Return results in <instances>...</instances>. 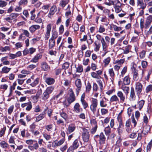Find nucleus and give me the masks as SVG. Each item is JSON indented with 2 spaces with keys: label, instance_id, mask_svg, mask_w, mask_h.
I'll use <instances>...</instances> for the list:
<instances>
[{
  "label": "nucleus",
  "instance_id": "obj_41",
  "mask_svg": "<svg viewBox=\"0 0 152 152\" xmlns=\"http://www.w3.org/2000/svg\"><path fill=\"white\" fill-rule=\"evenodd\" d=\"M91 88V86L89 81H88L87 85L86 86V92L89 93Z\"/></svg>",
  "mask_w": 152,
  "mask_h": 152
},
{
  "label": "nucleus",
  "instance_id": "obj_57",
  "mask_svg": "<svg viewBox=\"0 0 152 152\" xmlns=\"http://www.w3.org/2000/svg\"><path fill=\"white\" fill-rule=\"evenodd\" d=\"M21 55V53L20 51H18L16 54H11L10 56V57H17L20 56Z\"/></svg>",
  "mask_w": 152,
  "mask_h": 152
},
{
  "label": "nucleus",
  "instance_id": "obj_62",
  "mask_svg": "<svg viewBox=\"0 0 152 152\" xmlns=\"http://www.w3.org/2000/svg\"><path fill=\"white\" fill-rule=\"evenodd\" d=\"M113 28L115 31H119L122 29V28L121 27H118L115 25H113Z\"/></svg>",
  "mask_w": 152,
  "mask_h": 152
},
{
  "label": "nucleus",
  "instance_id": "obj_14",
  "mask_svg": "<svg viewBox=\"0 0 152 152\" xmlns=\"http://www.w3.org/2000/svg\"><path fill=\"white\" fill-rule=\"evenodd\" d=\"M118 97L120 98V102L123 103L125 101V95L121 91H118L117 93Z\"/></svg>",
  "mask_w": 152,
  "mask_h": 152
},
{
  "label": "nucleus",
  "instance_id": "obj_50",
  "mask_svg": "<svg viewBox=\"0 0 152 152\" xmlns=\"http://www.w3.org/2000/svg\"><path fill=\"white\" fill-rule=\"evenodd\" d=\"M91 123L92 126H98L97 123L95 119H93L91 120Z\"/></svg>",
  "mask_w": 152,
  "mask_h": 152
},
{
  "label": "nucleus",
  "instance_id": "obj_53",
  "mask_svg": "<svg viewBox=\"0 0 152 152\" xmlns=\"http://www.w3.org/2000/svg\"><path fill=\"white\" fill-rule=\"evenodd\" d=\"M99 89V88L97 84L95 83H94L93 86V90L94 91H97Z\"/></svg>",
  "mask_w": 152,
  "mask_h": 152
},
{
  "label": "nucleus",
  "instance_id": "obj_1",
  "mask_svg": "<svg viewBox=\"0 0 152 152\" xmlns=\"http://www.w3.org/2000/svg\"><path fill=\"white\" fill-rule=\"evenodd\" d=\"M54 87L51 86L48 87L45 91L43 94L42 99L44 101H46L50 97V94L53 91Z\"/></svg>",
  "mask_w": 152,
  "mask_h": 152
},
{
  "label": "nucleus",
  "instance_id": "obj_22",
  "mask_svg": "<svg viewBox=\"0 0 152 152\" xmlns=\"http://www.w3.org/2000/svg\"><path fill=\"white\" fill-rule=\"evenodd\" d=\"M40 26L37 25H33L29 28V30L31 33H33L36 30L39 29Z\"/></svg>",
  "mask_w": 152,
  "mask_h": 152
},
{
  "label": "nucleus",
  "instance_id": "obj_20",
  "mask_svg": "<svg viewBox=\"0 0 152 152\" xmlns=\"http://www.w3.org/2000/svg\"><path fill=\"white\" fill-rule=\"evenodd\" d=\"M110 102H114L115 104H116L119 102V100L118 96L115 95L112 96L110 98Z\"/></svg>",
  "mask_w": 152,
  "mask_h": 152
},
{
  "label": "nucleus",
  "instance_id": "obj_46",
  "mask_svg": "<svg viewBox=\"0 0 152 152\" xmlns=\"http://www.w3.org/2000/svg\"><path fill=\"white\" fill-rule=\"evenodd\" d=\"M143 122L146 124H148L149 122L148 119L146 114H145L143 117Z\"/></svg>",
  "mask_w": 152,
  "mask_h": 152
},
{
  "label": "nucleus",
  "instance_id": "obj_9",
  "mask_svg": "<svg viewBox=\"0 0 152 152\" xmlns=\"http://www.w3.org/2000/svg\"><path fill=\"white\" fill-rule=\"evenodd\" d=\"M48 109V107H47L44 109V111L37 116L36 117L35 122H38L43 119L46 116V111Z\"/></svg>",
  "mask_w": 152,
  "mask_h": 152
},
{
  "label": "nucleus",
  "instance_id": "obj_21",
  "mask_svg": "<svg viewBox=\"0 0 152 152\" xmlns=\"http://www.w3.org/2000/svg\"><path fill=\"white\" fill-rule=\"evenodd\" d=\"M138 6L140 7V9H141L142 10L145 9L146 6V4L144 3L142 1L138 0L137 2Z\"/></svg>",
  "mask_w": 152,
  "mask_h": 152
},
{
  "label": "nucleus",
  "instance_id": "obj_59",
  "mask_svg": "<svg viewBox=\"0 0 152 152\" xmlns=\"http://www.w3.org/2000/svg\"><path fill=\"white\" fill-rule=\"evenodd\" d=\"M101 114L102 115H104L108 113V110L105 108H102L101 110Z\"/></svg>",
  "mask_w": 152,
  "mask_h": 152
},
{
  "label": "nucleus",
  "instance_id": "obj_48",
  "mask_svg": "<svg viewBox=\"0 0 152 152\" xmlns=\"http://www.w3.org/2000/svg\"><path fill=\"white\" fill-rule=\"evenodd\" d=\"M69 64L67 62L64 63L62 66V69H64L65 70L67 69L69 67Z\"/></svg>",
  "mask_w": 152,
  "mask_h": 152
},
{
  "label": "nucleus",
  "instance_id": "obj_2",
  "mask_svg": "<svg viewBox=\"0 0 152 152\" xmlns=\"http://www.w3.org/2000/svg\"><path fill=\"white\" fill-rule=\"evenodd\" d=\"M131 65L132 74L133 75V80L134 81H137L139 79L138 70L136 69L137 66L134 62H132Z\"/></svg>",
  "mask_w": 152,
  "mask_h": 152
},
{
  "label": "nucleus",
  "instance_id": "obj_11",
  "mask_svg": "<svg viewBox=\"0 0 152 152\" xmlns=\"http://www.w3.org/2000/svg\"><path fill=\"white\" fill-rule=\"evenodd\" d=\"M52 25L51 24H48L46 27V32L45 35V39L47 40L50 36V33Z\"/></svg>",
  "mask_w": 152,
  "mask_h": 152
},
{
  "label": "nucleus",
  "instance_id": "obj_6",
  "mask_svg": "<svg viewBox=\"0 0 152 152\" xmlns=\"http://www.w3.org/2000/svg\"><path fill=\"white\" fill-rule=\"evenodd\" d=\"M135 89L137 95L138 97H139L140 95L141 94V92L142 90V84L139 82L136 83Z\"/></svg>",
  "mask_w": 152,
  "mask_h": 152
},
{
  "label": "nucleus",
  "instance_id": "obj_45",
  "mask_svg": "<svg viewBox=\"0 0 152 152\" xmlns=\"http://www.w3.org/2000/svg\"><path fill=\"white\" fill-rule=\"evenodd\" d=\"M131 118L132 119V122L134 124V127L133 128H134V127H136L137 124V122L136 121L135 119L133 114H132V115L131 117Z\"/></svg>",
  "mask_w": 152,
  "mask_h": 152
},
{
  "label": "nucleus",
  "instance_id": "obj_31",
  "mask_svg": "<svg viewBox=\"0 0 152 152\" xmlns=\"http://www.w3.org/2000/svg\"><path fill=\"white\" fill-rule=\"evenodd\" d=\"M104 131L105 135L109 136L111 133V129L109 126H108L105 128Z\"/></svg>",
  "mask_w": 152,
  "mask_h": 152
},
{
  "label": "nucleus",
  "instance_id": "obj_52",
  "mask_svg": "<svg viewBox=\"0 0 152 152\" xmlns=\"http://www.w3.org/2000/svg\"><path fill=\"white\" fill-rule=\"evenodd\" d=\"M35 11V9H34L33 10L31 11V12L30 13L31 15V20H34V19L36 15L35 14H34V12Z\"/></svg>",
  "mask_w": 152,
  "mask_h": 152
},
{
  "label": "nucleus",
  "instance_id": "obj_4",
  "mask_svg": "<svg viewBox=\"0 0 152 152\" xmlns=\"http://www.w3.org/2000/svg\"><path fill=\"white\" fill-rule=\"evenodd\" d=\"M117 119L119 123V126L117 129V130L118 134L120 136L123 132L124 127V123L121 116H118Z\"/></svg>",
  "mask_w": 152,
  "mask_h": 152
},
{
  "label": "nucleus",
  "instance_id": "obj_33",
  "mask_svg": "<svg viewBox=\"0 0 152 152\" xmlns=\"http://www.w3.org/2000/svg\"><path fill=\"white\" fill-rule=\"evenodd\" d=\"M91 104L90 105L96 106H97L98 105V100L97 99L92 98L91 100Z\"/></svg>",
  "mask_w": 152,
  "mask_h": 152
},
{
  "label": "nucleus",
  "instance_id": "obj_47",
  "mask_svg": "<svg viewBox=\"0 0 152 152\" xmlns=\"http://www.w3.org/2000/svg\"><path fill=\"white\" fill-rule=\"evenodd\" d=\"M62 69L61 68L56 69H54V73L55 75L58 76L60 74Z\"/></svg>",
  "mask_w": 152,
  "mask_h": 152
},
{
  "label": "nucleus",
  "instance_id": "obj_13",
  "mask_svg": "<svg viewBox=\"0 0 152 152\" xmlns=\"http://www.w3.org/2000/svg\"><path fill=\"white\" fill-rule=\"evenodd\" d=\"M136 98V96L134 88L133 87L131 88L130 95L129 96V100L130 101H134Z\"/></svg>",
  "mask_w": 152,
  "mask_h": 152
},
{
  "label": "nucleus",
  "instance_id": "obj_61",
  "mask_svg": "<svg viewBox=\"0 0 152 152\" xmlns=\"http://www.w3.org/2000/svg\"><path fill=\"white\" fill-rule=\"evenodd\" d=\"M53 127V125L50 124L47 125L45 126V129L48 132L50 131L52 129Z\"/></svg>",
  "mask_w": 152,
  "mask_h": 152
},
{
  "label": "nucleus",
  "instance_id": "obj_56",
  "mask_svg": "<svg viewBox=\"0 0 152 152\" xmlns=\"http://www.w3.org/2000/svg\"><path fill=\"white\" fill-rule=\"evenodd\" d=\"M29 127L30 128V131L32 133L34 132L36 127V125L34 124V123L32 124L31 125H30Z\"/></svg>",
  "mask_w": 152,
  "mask_h": 152
},
{
  "label": "nucleus",
  "instance_id": "obj_38",
  "mask_svg": "<svg viewBox=\"0 0 152 152\" xmlns=\"http://www.w3.org/2000/svg\"><path fill=\"white\" fill-rule=\"evenodd\" d=\"M97 107V106H96L90 105V109L94 115H95Z\"/></svg>",
  "mask_w": 152,
  "mask_h": 152
},
{
  "label": "nucleus",
  "instance_id": "obj_16",
  "mask_svg": "<svg viewBox=\"0 0 152 152\" xmlns=\"http://www.w3.org/2000/svg\"><path fill=\"white\" fill-rule=\"evenodd\" d=\"M76 128L75 124H70L68 127V132H66L67 134H70L74 131Z\"/></svg>",
  "mask_w": 152,
  "mask_h": 152
},
{
  "label": "nucleus",
  "instance_id": "obj_64",
  "mask_svg": "<svg viewBox=\"0 0 152 152\" xmlns=\"http://www.w3.org/2000/svg\"><path fill=\"white\" fill-rule=\"evenodd\" d=\"M114 8L115 9V12L117 13H119L122 10V9L120 6L115 5L114 7Z\"/></svg>",
  "mask_w": 152,
  "mask_h": 152
},
{
  "label": "nucleus",
  "instance_id": "obj_10",
  "mask_svg": "<svg viewBox=\"0 0 152 152\" xmlns=\"http://www.w3.org/2000/svg\"><path fill=\"white\" fill-rule=\"evenodd\" d=\"M125 130L128 133H130L131 132L132 130V126L131 124L130 119L129 118L126 121L125 124Z\"/></svg>",
  "mask_w": 152,
  "mask_h": 152
},
{
  "label": "nucleus",
  "instance_id": "obj_19",
  "mask_svg": "<svg viewBox=\"0 0 152 152\" xmlns=\"http://www.w3.org/2000/svg\"><path fill=\"white\" fill-rule=\"evenodd\" d=\"M41 67L42 69L45 71H47L50 69V66L45 62H43L41 64Z\"/></svg>",
  "mask_w": 152,
  "mask_h": 152
},
{
  "label": "nucleus",
  "instance_id": "obj_27",
  "mask_svg": "<svg viewBox=\"0 0 152 152\" xmlns=\"http://www.w3.org/2000/svg\"><path fill=\"white\" fill-rule=\"evenodd\" d=\"M145 103V101L143 100H141L137 102V104L140 110H141L143 107Z\"/></svg>",
  "mask_w": 152,
  "mask_h": 152
},
{
  "label": "nucleus",
  "instance_id": "obj_63",
  "mask_svg": "<svg viewBox=\"0 0 152 152\" xmlns=\"http://www.w3.org/2000/svg\"><path fill=\"white\" fill-rule=\"evenodd\" d=\"M19 14L18 13H12L10 15L11 20L16 18L18 15Z\"/></svg>",
  "mask_w": 152,
  "mask_h": 152
},
{
  "label": "nucleus",
  "instance_id": "obj_42",
  "mask_svg": "<svg viewBox=\"0 0 152 152\" xmlns=\"http://www.w3.org/2000/svg\"><path fill=\"white\" fill-rule=\"evenodd\" d=\"M69 1V0H62L60 2V5L62 7H64L67 4Z\"/></svg>",
  "mask_w": 152,
  "mask_h": 152
},
{
  "label": "nucleus",
  "instance_id": "obj_18",
  "mask_svg": "<svg viewBox=\"0 0 152 152\" xmlns=\"http://www.w3.org/2000/svg\"><path fill=\"white\" fill-rule=\"evenodd\" d=\"M101 42L102 44V49L105 52H107V48L108 47V43L106 42L105 41L104 39L103 38H102L101 40Z\"/></svg>",
  "mask_w": 152,
  "mask_h": 152
},
{
  "label": "nucleus",
  "instance_id": "obj_12",
  "mask_svg": "<svg viewBox=\"0 0 152 152\" xmlns=\"http://www.w3.org/2000/svg\"><path fill=\"white\" fill-rule=\"evenodd\" d=\"M74 111L76 113H79L83 111V109L81 107V106L79 103H76L73 107Z\"/></svg>",
  "mask_w": 152,
  "mask_h": 152
},
{
  "label": "nucleus",
  "instance_id": "obj_26",
  "mask_svg": "<svg viewBox=\"0 0 152 152\" xmlns=\"http://www.w3.org/2000/svg\"><path fill=\"white\" fill-rule=\"evenodd\" d=\"M108 73L110 76L111 77V80L112 81H113L115 77V74L113 68L110 69L108 70Z\"/></svg>",
  "mask_w": 152,
  "mask_h": 152
},
{
  "label": "nucleus",
  "instance_id": "obj_32",
  "mask_svg": "<svg viewBox=\"0 0 152 152\" xmlns=\"http://www.w3.org/2000/svg\"><path fill=\"white\" fill-rule=\"evenodd\" d=\"M0 145L1 147L3 149H7L9 146L8 143L4 140L0 142Z\"/></svg>",
  "mask_w": 152,
  "mask_h": 152
},
{
  "label": "nucleus",
  "instance_id": "obj_7",
  "mask_svg": "<svg viewBox=\"0 0 152 152\" xmlns=\"http://www.w3.org/2000/svg\"><path fill=\"white\" fill-rule=\"evenodd\" d=\"M83 132L82 133V136L83 141L84 142H88L90 138V134L88 130L85 128L83 129Z\"/></svg>",
  "mask_w": 152,
  "mask_h": 152
},
{
  "label": "nucleus",
  "instance_id": "obj_15",
  "mask_svg": "<svg viewBox=\"0 0 152 152\" xmlns=\"http://www.w3.org/2000/svg\"><path fill=\"white\" fill-rule=\"evenodd\" d=\"M45 82L48 85H50L54 84L55 80L53 78L48 77L45 79Z\"/></svg>",
  "mask_w": 152,
  "mask_h": 152
},
{
  "label": "nucleus",
  "instance_id": "obj_3",
  "mask_svg": "<svg viewBox=\"0 0 152 152\" xmlns=\"http://www.w3.org/2000/svg\"><path fill=\"white\" fill-rule=\"evenodd\" d=\"M94 140L96 142L98 141L100 145H104L105 143L106 138L102 132H101L99 135L97 134L94 136Z\"/></svg>",
  "mask_w": 152,
  "mask_h": 152
},
{
  "label": "nucleus",
  "instance_id": "obj_40",
  "mask_svg": "<svg viewBox=\"0 0 152 152\" xmlns=\"http://www.w3.org/2000/svg\"><path fill=\"white\" fill-rule=\"evenodd\" d=\"M6 129V126L1 128L0 131V137H2L5 134Z\"/></svg>",
  "mask_w": 152,
  "mask_h": 152
},
{
  "label": "nucleus",
  "instance_id": "obj_43",
  "mask_svg": "<svg viewBox=\"0 0 152 152\" xmlns=\"http://www.w3.org/2000/svg\"><path fill=\"white\" fill-rule=\"evenodd\" d=\"M127 71V67L125 66L122 70L121 72V74L120 75V77H123Z\"/></svg>",
  "mask_w": 152,
  "mask_h": 152
},
{
  "label": "nucleus",
  "instance_id": "obj_8",
  "mask_svg": "<svg viewBox=\"0 0 152 152\" xmlns=\"http://www.w3.org/2000/svg\"><path fill=\"white\" fill-rule=\"evenodd\" d=\"M69 91V96L67 98V101L68 103L70 104L75 101L76 98L72 88L70 89Z\"/></svg>",
  "mask_w": 152,
  "mask_h": 152
},
{
  "label": "nucleus",
  "instance_id": "obj_5",
  "mask_svg": "<svg viewBox=\"0 0 152 152\" xmlns=\"http://www.w3.org/2000/svg\"><path fill=\"white\" fill-rule=\"evenodd\" d=\"M79 140L76 139L73 142L72 145L70 146L67 150V152H73L77 148L79 145Z\"/></svg>",
  "mask_w": 152,
  "mask_h": 152
},
{
  "label": "nucleus",
  "instance_id": "obj_30",
  "mask_svg": "<svg viewBox=\"0 0 152 152\" xmlns=\"http://www.w3.org/2000/svg\"><path fill=\"white\" fill-rule=\"evenodd\" d=\"M11 68L4 66L2 69L1 71L0 72L1 74L7 73L11 70Z\"/></svg>",
  "mask_w": 152,
  "mask_h": 152
},
{
  "label": "nucleus",
  "instance_id": "obj_35",
  "mask_svg": "<svg viewBox=\"0 0 152 152\" xmlns=\"http://www.w3.org/2000/svg\"><path fill=\"white\" fill-rule=\"evenodd\" d=\"M39 78L37 77L35 79L34 82H32L30 85L33 87H34L37 85L39 83Z\"/></svg>",
  "mask_w": 152,
  "mask_h": 152
},
{
  "label": "nucleus",
  "instance_id": "obj_36",
  "mask_svg": "<svg viewBox=\"0 0 152 152\" xmlns=\"http://www.w3.org/2000/svg\"><path fill=\"white\" fill-rule=\"evenodd\" d=\"M80 102L83 108L86 110L88 106V103L85 100H81Z\"/></svg>",
  "mask_w": 152,
  "mask_h": 152
},
{
  "label": "nucleus",
  "instance_id": "obj_23",
  "mask_svg": "<svg viewBox=\"0 0 152 152\" xmlns=\"http://www.w3.org/2000/svg\"><path fill=\"white\" fill-rule=\"evenodd\" d=\"M56 10V7L55 6H52L50 9L48 15V17L50 18H51L52 16L54 14Z\"/></svg>",
  "mask_w": 152,
  "mask_h": 152
},
{
  "label": "nucleus",
  "instance_id": "obj_24",
  "mask_svg": "<svg viewBox=\"0 0 152 152\" xmlns=\"http://www.w3.org/2000/svg\"><path fill=\"white\" fill-rule=\"evenodd\" d=\"M130 83V78L129 75L125 76L123 80V84L124 85H129Z\"/></svg>",
  "mask_w": 152,
  "mask_h": 152
},
{
  "label": "nucleus",
  "instance_id": "obj_54",
  "mask_svg": "<svg viewBox=\"0 0 152 152\" xmlns=\"http://www.w3.org/2000/svg\"><path fill=\"white\" fill-rule=\"evenodd\" d=\"M34 142H37L36 140H34L32 139L26 140V143L28 145H31L33 144Z\"/></svg>",
  "mask_w": 152,
  "mask_h": 152
},
{
  "label": "nucleus",
  "instance_id": "obj_58",
  "mask_svg": "<svg viewBox=\"0 0 152 152\" xmlns=\"http://www.w3.org/2000/svg\"><path fill=\"white\" fill-rule=\"evenodd\" d=\"M152 91V85H149L146 88V92L148 93L149 92Z\"/></svg>",
  "mask_w": 152,
  "mask_h": 152
},
{
  "label": "nucleus",
  "instance_id": "obj_28",
  "mask_svg": "<svg viewBox=\"0 0 152 152\" xmlns=\"http://www.w3.org/2000/svg\"><path fill=\"white\" fill-rule=\"evenodd\" d=\"M55 45V42L54 39L50 38L49 40V49L53 48Z\"/></svg>",
  "mask_w": 152,
  "mask_h": 152
},
{
  "label": "nucleus",
  "instance_id": "obj_49",
  "mask_svg": "<svg viewBox=\"0 0 152 152\" xmlns=\"http://www.w3.org/2000/svg\"><path fill=\"white\" fill-rule=\"evenodd\" d=\"M8 86L6 84H1L0 85V90L2 89L4 91L7 90Z\"/></svg>",
  "mask_w": 152,
  "mask_h": 152
},
{
  "label": "nucleus",
  "instance_id": "obj_60",
  "mask_svg": "<svg viewBox=\"0 0 152 152\" xmlns=\"http://www.w3.org/2000/svg\"><path fill=\"white\" fill-rule=\"evenodd\" d=\"M125 60L124 59H121L120 60H117L116 61H115V63L121 65L123 64Z\"/></svg>",
  "mask_w": 152,
  "mask_h": 152
},
{
  "label": "nucleus",
  "instance_id": "obj_34",
  "mask_svg": "<svg viewBox=\"0 0 152 152\" xmlns=\"http://www.w3.org/2000/svg\"><path fill=\"white\" fill-rule=\"evenodd\" d=\"M95 45V47L94 49V50L96 51H98L99 50V48L100 47V44L99 42L96 41L94 42Z\"/></svg>",
  "mask_w": 152,
  "mask_h": 152
},
{
  "label": "nucleus",
  "instance_id": "obj_55",
  "mask_svg": "<svg viewBox=\"0 0 152 152\" xmlns=\"http://www.w3.org/2000/svg\"><path fill=\"white\" fill-rule=\"evenodd\" d=\"M152 72V69H150L148 71V75L146 76L145 77V79L147 81H148L149 78L150 76L151 75V74Z\"/></svg>",
  "mask_w": 152,
  "mask_h": 152
},
{
  "label": "nucleus",
  "instance_id": "obj_51",
  "mask_svg": "<svg viewBox=\"0 0 152 152\" xmlns=\"http://www.w3.org/2000/svg\"><path fill=\"white\" fill-rule=\"evenodd\" d=\"M110 58H107L105 59L103 61V62L104 64V65L105 66L107 65L110 62Z\"/></svg>",
  "mask_w": 152,
  "mask_h": 152
},
{
  "label": "nucleus",
  "instance_id": "obj_17",
  "mask_svg": "<svg viewBox=\"0 0 152 152\" xmlns=\"http://www.w3.org/2000/svg\"><path fill=\"white\" fill-rule=\"evenodd\" d=\"M75 84L76 86L77 87V91H80L82 87V83L81 80L80 79H77L75 82Z\"/></svg>",
  "mask_w": 152,
  "mask_h": 152
},
{
  "label": "nucleus",
  "instance_id": "obj_39",
  "mask_svg": "<svg viewBox=\"0 0 152 152\" xmlns=\"http://www.w3.org/2000/svg\"><path fill=\"white\" fill-rule=\"evenodd\" d=\"M76 69V72H77L81 73L83 71V66L81 65H78L77 67L75 66Z\"/></svg>",
  "mask_w": 152,
  "mask_h": 152
},
{
  "label": "nucleus",
  "instance_id": "obj_37",
  "mask_svg": "<svg viewBox=\"0 0 152 152\" xmlns=\"http://www.w3.org/2000/svg\"><path fill=\"white\" fill-rule=\"evenodd\" d=\"M97 82L100 88L99 91L101 92L103 90L102 82L101 80H99L97 81Z\"/></svg>",
  "mask_w": 152,
  "mask_h": 152
},
{
  "label": "nucleus",
  "instance_id": "obj_25",
  "mask_svg": "<svg viewBox=\"0 0 152 152\" xmlns=\"http://www.w3.org/2000/svg\"><path fill=\"white\" fill-rule=\"evenodd\" d=\"M59 114L60 116L63 118L65 121H66L68 119V115L65 112L63 111H60L59 112Z\"/></svg>",
  "mask_w": 152,
  "mask_h": 152
},
{
  "label": "nucleus",
  "instance_id": "obj_44",
  "mask_svg": "<svg viewBox=\"0 0 152 152\" xmlns=\"http://www.w3.org/2000/svg\"><path fill=\"white\" fill-rule=\"evenodd\" d=\"M99 104L100 105L101 107H105L107 105V104L105 102L103 99H102L100 100Z\"/></svg>",
  "mask_w": 152,
  "mask_h": 152
},
{
  "label": "nucleus",
  "instance_id": "obj_29",
  "mask_svg": "<svg viewBox=\"0 0 152 152\" xmlns=\"http://www.w3.org/2000/svg\"><path fill=\"white\" fill-rule=\"evenodd\" d=\"M126 85H123L121 86V89L124 91L125 94L127 96L129 93V87L126 86Z\"/></svg>",
  "mask_w": 152,
  "mask_h": 152
}]
</instances>
